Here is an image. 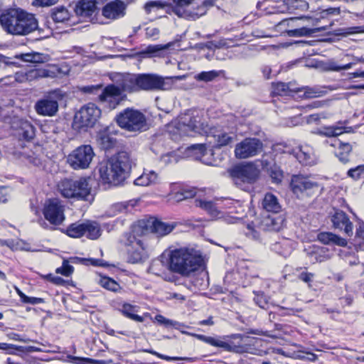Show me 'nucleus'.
Wrapping results in <instances>:
<instances>
[{"label":"nucleus","instance_id":"48","mask_svg":"<svg viewBox=\"0 0 364 364\" xmlns=\"http://www.w3.org/2000/svg\"><path fill=\"white\" fill-rule=\"evenodd\" d=\"M196 190L194 188H183L175 194V198L177 201L191 198L196 196Z\"/></svg>","mask_w":364,"mask_h":364},{"label":"nucleus","instance_id":"55","mask_svg":"<svg viewBox=\"0 0 364 364\" xmlns=\"http://www.w3.org/2000/svg\"><path fill=\"white\" fill-rule=\"evenodd\" d=\"M49 60L48 55L33 52V63H44L48 62Z\"/></svg>","mask_w":364,"mask_h":364},{"label":"nucleus","instance_id":"41","mask_svg":"<svg viewBox=\"0 0 364 364\" xmlns=\"http://www.w3.org/2000/svg\"><path fill=\"white\" fill-rule=\"evenodd\" d=\"M67 234L71 237H80L85 234V223L71 224L67 229Z\"/></svg>","mask_w":364,"mask_h":364},{"label":"nucleus","instance_id":"40","mask_svg":"<svg viewBox=\"0 0 364 364\" xmlns=\"http://www.w3.org/2000/svg\"><path fill=\"white\" fill-rule=\"evenodd\" d=\"M123 315L127 316V318L134 320L137 322H143L144 318L141 316H139L136 314V307L129 304H124L121 310Z\"/></svg>","mask_w":364,"mask_h":364},{"label":"nucleus","instance_id":"9","mask_svg":"<svg viewBox=\"0 0 364 364\" xmlns=\"http://www.w3.org/2000/svg\"><path fill=\"white\" fill-rule=\"evenodd\" d=\"M95 153L90 145H82L68 155V163L74 169L87 168L93 159Z\"/></svg>","mask_w":364,"mask_h":364},{"label":"nucleus","instance_id":"21","mask_svg":"<svg viewBox=\"0 0 364 364\" xmlns=\"http://www.w3.org/2000/svg\"><path fill=\"white\" fill-rule=\"evenodd\" d=\"M285 218L278 213H263L259 228L264 231H279L284 225Z\"/></svg>","mask_w":364,"mask_h":364},{"label":"nucleus","instance_id":"64","mask_svg":"<svg viewBox=\"0 0 364 364\" xmlns=\"http://www.w3.org/2000/svg\"><path fill=\"white\" fill-rule=\"evenodd\" d=\"M326 69L332 71H339L341 70V65H338L333 61H328L326 63Z\"/></svg>","mask_w":364,"mask_h":364},{"label":"nucleus","instance_id":"43","mask_svg":"<svg viewBox=\"0 0 364 364\" xmlns=\"http://www.w3.org/2000/svg\"><path fill=\"white\" fill-rule=\"evenodd\" d=\"M143 352L149 353L150 354L154 355L157 356L158 358L165 360L166 361H176V360H186L188 362H193L195 361V358H189V357H171L168 355H165L163 354H161L152 349H144L142 350Z\"/></svg>","mask_w":364,"mask_h":364},{"label":"nucleus","instance_id":"59","mask_svg":"<svg viewBox=\"0 0 364 364\" xmlns=\"http://www.w3.org/2000/svg\"><path fill=\"white\" fill-rule=\"evenodd\" d=\"M155 318L159 323L163 324L166 326H175L177 323L176 321L168 319L163 316L162 315H156L155 316Z\"/></svg>","mask_w":364,"mask_h":364},{"label":"nucleus","instance_id":"3","mask_svg":"<svg viewBox=\"0 0 364 364\" xmlns=\"http://www.w3.org/2000/svg\"><path fill=\"white\" fill-rule=\"evenodd\" d=\"M130 169L131 161L129 154L126 151L119 152L98 166L102 182L112 186L121 184L126 179Z\"/></svg>","mask_w":364,"mask_h":364},{"label":"nucleus","instance_id":"57","mask_svg":"<svg viewBox=\"0 0 364 364\" xmlns=\"http://www.w3.org/2000/svg\"><path fill=\"white\" fill-rule=\"evenodd\" d=\"M23 349L22 346H17L13 344H9L6 343H0V350H5L9 353H13L12 350H17L21 351Z\"/></svg>","mask_w":364,"mask_h":364},{"label":"nucleus","instance_id":"13","mask_svg":"<svg viewBox=\"0 0 364 364\" xmlns=\"http://www.w3.org/2000/svg\"><path fill=\"white\" fill-rule=\"evenodd\" d=\"M263 148L264 144L260 139L247 137L235 146V155L237 159H247L259 154Z\"/></svg>","mask_w":364,"mask_h":364},{"label":"nucleus","instance_id":"42","mask_svg":"<svg viewBox=\"0 0 364 364\" xmlns=\"http://www.w3.org/2000/svg\"><path fill=\"white\" fill-rule=\"evenodd\" d=\"M98 283L101 287L109 291L117 292L120 289L119 284L114 279L107 277H100Z\"/></svg>","mask_w":364,"mask_h":364},{"label":"nucleus","instance_id":"56","mask_svg":"<svg viewBox=\"0 0 364 364\" xmlns=\"http://www.w3.org/2000/svg\"><path fill=\"white\" fill-rule=\"evenodd\" d=\"M100 90H102V85L84 86L81 91L84 93L97 94Z\"/></svg>","mask_w":364,"mask_h":364},{"label":"nucleus","instance_id":"49","mask_svg":"<svg viewBox=\"0 0 364 364\" xmlns=\"http://www.w3.org/2000/svg\"><path fill=\"white\" fill-rule=\"evenodd\" d=\"M172 46V43H167L166 45H149L142 52L144 54L155 55L161 50H166Z\"/></svg>","mask_w":364,"mask_h":364},{"label":"nucleus","instance_id":"22","mask_svg":"<svg viewBox=\"0 0 364 364\" xmlns=\"http://www.w3.org/2000/svg\"><path fill=\"white\" fill-rule=\"evenodd\" d=\"M11 127L14 135L26 141H31L35 136V127L29 122L23 119H15L12 122Z\"/></svg>","mask_w":364,"mask_h":364},{"label":"nucleus","instance_id":"44","mask_svg":"<svg viewBox=\"0 0 364 364\" xmlns=\"http://www.w3.org/2000/svg\"><path fill=\"white\" fill-rule=\"evenodd\" d=\"M215 139V147L227 146L232 142L233 137L225 132H220L213 136Z\"/></svg>","mask_w":364,"mask_h":364},{"label":"nucleus","instance_id":"63","mask_svg":"<svg viewBox=\"0 0 364 364\" xmlns=\"http://www.w3.org/2000/svg\"><path fill=\"white\" fill-rule=\"evenodd\" d=\"M326 143L331 146L338 149L341 148V141L338 138L331 137V139H327Z\"/></svg>","mask_w":364,"mask_h":364},{"label":"nucleus","instance_id":"54","mask_svg":"<svg viewBox=\"0 0 364 364\" xmlns=\"http://www.w3.org/2000/svg\"><path fill=\"white\" fill-rule=\"evenodd\" d=\"M325 248L318 249L316 251L312 252L311 256L314 258V262H322L329 259V256L323 255Z\"/></svg>","mask_w":364,"mask_h":364},{"label":"nucleus","instance_id":"36","mask_svg":"<svg viewBox=\"0 0 364 364\" xmlns=\"http://www.w3.org/2000/svg\"><path fill=\"white\" fill-rule=\"evenodd\" d=\"M225 72L220 70L203 71L195 75L194 78L199 82H212L220 75H224Z\"/></svg>","mask_w":364,"mask_h":364},{"label":"nucleus","instance_id":"51","mask_svg":"<svg viewBox=\"0 0 364 364\" xmlns=\"http://www.w3.org/2000/svg\"><path fill=\"white\" fill-rule=\"evenodd\" d=\"M165 6V4L161 1H151L147 2L144 5V9L147 14L152 12L153 11L162 9Z\"/></svg>","mask_w":364,"mask_h":364},{"label":"nucleus","instance_id":"23","mask_svg":"<svg viewBox=\"0 0 364 364\" xmlns=\"http://www.w3.org/2000/svg\"><path fill=\"white\" fill-rule=\"evenodd\" d=\"M127 4L121 0H114L107 3L102 13L106 18L115 20L123 17L126 14Z\"/></svg>","mask_w":364,"mask_h":364},{"label":"nucleus","instance_id":"29","mask_svg":"<svg viewBox=\"0 0 364 364\" xmlns=\"http://www.w3.org/2000/svg\"><path fill=\"white\" fill-rule=\"evenodd\" d=\"M262 207L266 210L265 213H279L282 210L277 196L269 193L265 194L262 200Z\"/></svg>","mask_w":364,"mask_h":364},{"label":"nucleus","instance_id":"7","mask_svg":"<svg viewBox=\"0 0 364 364\" xmlns=\"http://www.w3.org/2000/svg\"><path fill=\"white\" fill-rule=\"evenodd\" d=\"M136 235L134 232H125L121 237L120 243L126 247L128 254V262L132 264H136L142 262L147 257L143 241L136 237Z\"/></svg>","mask_w":364,"mask_h":364},{"label":"nucleus","instance_id":"14","mask_svg":"<svg viewBox=\"0 0 364 364\" xmlns=\"http://www.w3.org/2000/svg\"><path fill=\"white\" fill-rule=\"evenodd\" d=\"M101 116V110L95 104L89 103L83 106L76 113L74 118V123L78 125L79 128L92 127Z\"/></svg>","mask_w":364,"mask_h":364},{"label":"nucleus","instance_id":"2","mask_svg":"<svg viewBox=\"0 0 364 364\" xmlns=\"http://www.w3.org/2000/svg\"><path fill=\"white\" fill-rule=\"evenodd\" d=\"M0 24L3 29L14 36H26L38 28L35 16L21 8H9L0 14Z\"/></svg>","mask_w":364,"mask_h":364},{"label":"nucleus","instance_id":"24","mask_svg":"<svg viewBox=\"0 0 364 364\" xmlns=\"http://www.w3.org/2000/svg\"><path fill=\"white\" fill-rule=\"evenodd\" d=\"M292 154L299 163L304 165L312 166L316 163L313 149L309 146H301L297 149L293 150Z\"/></svg>","mask_w":364,"mask_h":364},{"label":"nucleus","instance_id":"52","mask_svg":"<svg viewBox=\"0 0 364 364\" xmlns=\"http://www.w3.org/2000/svg\"><path fill=\"white\" fill-rule=\"evenodd\" d=\"M364 173V165H360L355 168H350L348 171V176L354 180H358L360 178L361 175Z\"/></svg>","mask_w":364,"mask_h":364},{"label":"nucleus","instance_id":"47","mask_svg":"<svg viewBox=\"0 0 364 364\" xmlns=\"http://www.w3.org/2000/svg\"><path fill=\"white\" fill-rule=\"evenodd\" d=\"M71 359L74 363L77 364H110L112 363L111 360H95L88 358H78L72 356Z\"/></svg>","mask_w":364,"mask_h":364},{"label":"nucleus","instance_id":"35","mask_svg":"<svg viewBox=\"0 0 364 364\" xmlns=\"http://www.w3.org/2000/svg\"><path fill=\"white\" fill-rule=\"evenodd\" d=\"M317 238L321 242L325 245H341V238L338 235L330 232H320L318 235Z\"/></svg>","mask_w":364,"mask_h":364},{"label":"nucleus","instance_id":"20","mask_svg":"<svg viewBox=\"0 0 364 364\" xmlns=\"http://www.w3.org/2000/svg\"><path fill=\"white\" fill-rule=\"evenodd\" d=\"M61 73V69L57 65H48L46 68H35L26 71L27 79L29 82L39 80L43 78H55Z\"/></svg>","mask_w":364,"mask_h":364},{"label":"nucleus","instance_id":"4","mask_svg":"<svg viewBox=\"0 0 364 364\" xmlns=\"http://www.w3.org/2000/svg\"><path fill=\"white\" fill-rule=\"evenodd\" d=\"M203 264L200 254L193 249L175 248L169 250L168 267L169 270L183 277H188Z\"/></svg>","mask_w":364,"mask_h":364},{"label":"nucleus","instance_id":"19","mask_svg":"<svg viewBox=\"0 0 364 364\" xmlns=\"http://www.w3.org/2000/svg\"><path fill=\"white\" fill-rule=\"evenodd\" d=\"M98 98L101 102L107 103L110 108H115L122 100L123 97L120 88L113 82L102 89Z\"/></svg>","mask_w":364,"mask_h":364},{"label":"nucleus","instance_id":"10","mask_svg":"<svg viewBox=\"0 0 364 364\" xmlns=\"http://www.w3.org/2000/svg\"><path fill=\"white\" fill-rule=\"evenodd\" d=\"M318 186L317 182L303 175H294L290 183L291 191L298 198L301 199L311 196L315 190L318 188Z\"/></svg>","mask_w":364,"mask_h":364},{"label":"nucleus","instance_id":"50","mask_svg":"<svg viewBox=\"0 0 364 364\" xmlns=\"http://www.w3.org/2000/svg\"><path fill=\"white\" fill-rule=\"evenodd\" d=\"M323 135L331 139V137L338 138L340 135H341V127H327L323 129L322 132Z\"/></svg>","mask_w":364,"mask_h":364},{"label":"nucleus","instance_id":"15","mask_svg":"<svg viewBox=\"0 0 364 364\" xmlns=\"http://www.w3.org/2000/svg\"><path fill=\"white\" fill-rule=\"evenodd\" d=\"M43 215L50 224L60 225L65 219L64 206L58 199H50L45 204Z\"/></svg>","mask_w":364,"mask_h":364},{"label":"nucleus","instance_id":"26","mask_svg":"<svg viewBox=\"0 0 364 364\" xmlns=\"http://www.w3.org/2000/svg\"><path fill=\"white\" fill-rule=\"evenodd\" d=\"M186 151L188 154L196 160L200 161L207 165H213V162L210 159H205L206 155H212V153L210 150L208 153L204 144H193L188 146Z\"/></svg>","mask_w":364,"mask_h":364},{"label":"nucleus","instance_id":"45","mask_svg":"<svg viewBox=\"0 0 364 364\" xmlns=\"http://www.w3.org/2000/svg\"><path fill=\"white\" fill-rule=\"evenodd\" d=\"M291 91L294 90L289 88V84L281 82L272 83V93L274 95H287Z\"/></svg>","mask_w":364,"mask_h":364},{"label":"nucleus","instance_id":"28","mask_svg":"<svg viewBox=\"0 0 364 364\" xmlns=\"http://www.w3.org/2000/svg\"><path fill=\"white\" fill-rule=\"evenodd\" d=\"M330 90H333V88L326 86L316 85L313 87L306 86L299 88L296 90L295 92L304 91V97L310 99L322 97L326 95Z\"/></svg>","mask_w":364,"mask_h":364},{"label":"nucleus","instance_id":"37","mask_svg":"<svg viewBox=\"0 0 364 364\" xmlns=\"http://www.w3.org/2000/svg\"><path fill=\"white\" fill-rule=\"evenodd\" d=\"M149 272L155 275L163 277L166 281H170L171 278L167 277L166 273V265L161 259L154 260L149 269Z\"/></svg>","mask_w":364,"mask_h":364},{"label":"nucleus","instance_id":"5","mask_svg":"<svg viewBox=\"0 0 364 364\" xmlns=\"http://www.w3.org/2000/svg\"><path fill=\"white\" fill-rule=\"evenodd\" d=\"M343 207H346L352 213L353 220L355 223V232L354 234V225L349 216L343 212V231L348 240L343 238V247H348L353 252L364 251V222L353 212L345 200L343 198Z\"/></svg>","mask_w":364,"mask_h":364},{"label":"nucleus","instance_id":"31","mask_svg":"<svg viewBox=\"0 0 364 364\" xmlns=\"http://www.w3.org/2000/svg\"><path fill=\"white\" fill-rule=\"evenodd\" d=\"M97 142L101 149L109 150L117 144V140L107 130L100 131L97 135Z\"/></svg>","mask_w":364,"mask_h":364},{"label":"nucleus","instance_id":"16","mask_svg":"<svg viewBox=\"0 0 364 364\" xmlns=\"http://www.w3.org/2000/svg\"><path fill=\"white\" fill-rule=\"evenodd\" d=\"M181 129H183L186 134L193 136V134H200L205 130L206 125L202 122V118L198 112L193 111L185 114L181 119Z\"/></svg>","mask_w":364,"mask_h":364},{"label":"nucleus","instance_id":"1","mask_svg":"<svg viewBox=\"0 0 364 364\" xmlns=\"http://www.w3.org/2000/svg\"><path fill=\"white\" fill-rule=\"evenodd\" d=\"M110 78L123 94L138 92L141 90H168L176 80H182L183 76L162 77L152 73H114Z\"/></svg>","mask_w":364,"mask_h":364},{"label":"nucleus","instance_id":"60","mask_svg":"<svg viewBox=\"0 0 364 364\" xmlns=\"http://www.w3.org/2000/svg\"><path fill=\"white\" fill-rule=\"evenodd\" d=\"M207 5L211 6V4L208 1H205L203 2V5L199 6L197 9V11L194 12L193 16L196 18H198L206 13V6Z\"/></svg>","mask_w":364,"mask_h":364},{"label":"nucleus","instance_id":"39","mask_svg":"<svg viewBox=\"0 0 364 364\" xmlns=\"http://www.w3.org/2000/svg\"><path fill=\"white\" fill-rule=\"evenodd\" d=\"M157 181V174L154 171H149L148 173H143L134 180V184L136 186H149L156 183Z\"/></svg>","mask_w":364,"mask_h":364},{"label":"nucleus","instance_id":"32","mask_svg":"<svg viewBox=\"0 0 364 364\" xmlns=\"http://www.w3.org/2000/svg\"><path fill=\"white\" fill-rule=\"evenodd\" d=\"M50 15L55 23L67 22L71 17V14L69 10L63 6L53 8L50 10Z\"/></svg>","mask_w":364,"mask_h":364},{"label":"nucleus","instance_id":"18","mask_svg":"<svg viewBox=\"0 0 364 364\" xmlns=\"http://www.w3.org/2000/svg\"><path fill=\"white\" fill-rule=\"evenodd\" d=\"M231 175L236 180V183H237V181H240L252 183L257 180L259 176V170L252 164H247L235 166L232 170Z\"/></svg>","mask_w":364,"mask_h":364},{"label":"nucleus","instance_id":"17","mask_svg":"<svg viewBox=\"0 0 364 364\" xmlns=\"http://www.w3.org/2000/svg\"><path fill=\"white\" fill-rule=\"evenodd\" d=\"M235 338H240V341L235 343L232 341L225 342L221 340L216 339L213 337L207 336L205 343H208L213 346L222 348L229 352H234L237 353H245L248 350L249 347L247 344L243 343V336L240 334L234 336Z\"/></svg>","mask_w":364,"mask_h":364},{"label":"nucleus","instance_id":"34","mask_svg":"<svg viewBox=\"0 0 364 364\" xmlns=\"http://www.w3.org/2000/svg\"><path fill=\"white\" fill-rule=\"evenodd\" d=\"M195 205L202 208L212 217H218L220 215V210L216 204L211 200L196 198L195 200Z\"/></svg>","mask_w":364,"mask_h":364},{"label":"nucleus","instance_id":"25","mask_svg":"<svg viewBox=\"0 0 364 364\" xmlns=\"http://www.w3.org/2000/svg\"><path fill=\"white\" fill-rule=\"evenodd\" d=\"M75 199L80 200H90L92 199L90 194L91 186L89 184L88 178H80L75 180Z\"/></svg>","mask_w":364,"mask_h":364},{"label":"nucleus","instance_id":"8","mask_svg":"<svg viewBox=\"0 0 364 364\" xmlns=\"http://www.w3.org/2000/svg\"><path fill=\"white\" fill-rule=\"evenodd\" d=\"M63 92L58 89L48 92L36 102L35 109L40 115L53 117L57 114L58 102L63 100Z\"/></svg>","mask_w":364,"mask_h":364},{"label":"nucleus","instance_id":"53","mask_svg":"<svg viewBox=\"0 0 364 364\" xmlns=\"http://www.w3.org/2000/svg\"><path fill=\"white\" fill-rule=\"evenodd\" d=\"M73 272V267L68 264V262L64 260L63 265L56 269V273L61 274L65 277L70 276Z\"/></svg>","mask_w":364,"mask_h":364},{"label":"nucleus","instance_id":"12","mask_svg":"<svg viewBox=\"0 0 364 364\" xmlns=\"http://www.w3.org/2000/svg\"><path fill=\"white\" fill-rule=\"evenodd\" d=\"M345 58L343 57V87H355L364 89V70L361 71L355 69L352 72H348V70L356 65L358 63L357 59L352 62H344Z\"/></svg>","mask_w":364,"mask_h":364},{"label":"nucleus","instance_id":"46","mask_svg":"<svg viewBox=\"0 0 364 364\" xmlns=\"http://www.w3.org/2000/svg\"><path fill=\"white\" fill-rule=\"evenodd\" d=\"M255 303L261 309H267L269 306V297L262 291H254Z\"/></svg>","mask_w":364,"mask_h":364},{"label":"nucleus","instance_id":"11","mask_svg":"<svg viewBox=\"0 0 364 364\" xmlns=\"http://www.w3.org/2000/svg\"><path fill=\"white\" fill-rule=\"evenodd\" d=\"M175 228L173 224L166 223L156 219L149 220H139L134 227V232L141 235H145L149 230L158 236H164L169 234Z\"/></svg>","mask_w":364,"mask_h":364},{"label":"nucleus","instance_id":"6","mask_svg":"<svg viewBox=\"0 0 364 364\" xmlns=\"http://www.w3.org/2000/svg\"><path fill=\"white\" fill-rule=\"evenodd\" d=\"M116 122L122 129L132 132H141L147 129L145 115L138 109L127 108L116 116Z\"/></svg>","mask_w":364,"mask_h":364},{"label":"nucleus","instance_id":"62","mask_svg":"<svg viewBox=\"0 0 364 364\" xmlns=\"http://www.w3.org/2000/svg\"><path fill=\"white\" fill-rule=\"evenodd\" d=\"M33 52L21 53V54L16 55V58L17 59L21 60L24 62L32 63L33 62Z\"/></svg>","mask_w":364,"mask_h":364},{"label":"nucleus","instance_id":"30","mask_svg":"<svg viewBox=\"0 0 364 364\" xmlns=\"http://www.w3.org/2000/svg\"><path fill=\"white\" fill-rule=\"evenodd\" d=\"M75 180L64 178L58 182V191L65 198L75 199Z\"/></svg>","mask_w":364,"mask_h":364},{"label":"nucleus","instance_id":"61","mask_svg":"<svg viewBox=\"0 0 364 364\" xmlns=\"http://www.w3.org/2000/svg\"><path fill=\"white\" fill-rule=\"evenodd\" d=\"M364 33V27L363 26H353L346 29L345 31H343V36L346 34H354V33Z\"/></svg>","mask_w":364,"mask_h":364},{"label":"nucleus","instance_id":"38","mask_svg":"<svg viewBox=\"0 0 364 364\" xmlns=\"http://www.w3.org/2000/svg\"><path fill=\"white\" fill-rule=\"evenodd\" d=\"M85 234L91 240L97 239L101 235V229L99 225L95 222L85 223Z\"/></svg>","mask_w":364,"mask_h":364},{"label":"nucleus","instance_id":"33","mask_svg":"<svg viewBox=\"0 0 364 364\" xmlns=\"http://www.w3.org/2000/svg\"><path fill=\"white\" fill-rule=\"evenodd\" d=\"M326 28L325 26L318 27L314 28H309L306 27H301L299 28L287 30L286 33L290 37H300V36H310L317 32L324 31Z\"/></svg>","mask_w":364,"mask_h":364},{"label":"nucleus","instance_id":"58","mask_svg":"<svg viewBox=\"0 0 364 364\" xmlns=\"http://www.w3.org/2000/svg\"><path fill=\"white\" fill-rule=\"evenodd\" d=\"M6 337L9 339H10V340L17 341H20V342H22V343H29L31 341V340L29 338H26L22 337L19 334L16 333L14 332H9V333H8L6 334Z\"/></svg>","mask_w":364,"mask_h":364},{"label":"nucleus","instance_id":"27","mask_svg":"<svg viewBox=\"0 0 364 364\" xmlns=\"http://www.w3.org/2000/svg\"><path fill=\"white\" fill-rule=\"evenodd\" d=\"M95 10L96 4L92 1L82 0L79 1L75 7L76 15L82 18L92 17Z\"/></svg>","mask_w":364,"mask_h":364}]
</instances>
